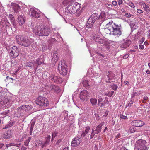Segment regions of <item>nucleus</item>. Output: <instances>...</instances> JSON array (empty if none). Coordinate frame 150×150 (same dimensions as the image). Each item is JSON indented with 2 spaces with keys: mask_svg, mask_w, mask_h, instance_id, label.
I'll use <instances>...</instances> for the list:
<instances>
[{
  "mask_svg": "<svg viewBox=\"0 0 150 150\" xmlns=\"http://www.w3.org/2000/svg\"><path fill=\"white\" fill-rule=\"evenodd\" d=\"M17 96L9 93L6 90L2 91L0 92V105L4 106L5 108H7L10 107L11 105L14 102L17 101L16 99Z\"/></svg>",
  "mask_w": 150,
  "mask_h": 150,
  "instance_id": "1",
  "label": "nucleus"
},
{
  "mask_svg": "<svg viewBox=\"0 0 150 150\" xmlns=\"http://www.w3.org/2000/svg\"><path fill=\"white\" fill-rule=\"evenodd\" d=\"M16 39L17 43L21 46L28 47L31 45L34 49L37 47L36 42L33 39L27 36L18 35L16 36Z\"/></svg>",
  "mask_w": 150,
  "mask_h": 150,
  "instance_id": "2",
  "label": "nucleus"
},
{
  "mask_svg": "<svg viewBox=\"0 0 150 150\" xmlns=\"http://www.w3.org/2000/svg\"><path fill=\"white\" fill-rule=\"evenodd\" d=\"M105 30L107 33L119 37L122 34L121 27L113 22H109L106 25Z\"/></svg>",
  "mask_w": 150,
  "mask_h": 150,
  "instance_id": "3",
  "label": "nucleus"
},
{
  "mask_svg": "<svg viewBox=\"0 0 150 150\" xmlns=\"http://www.w3.org/2000/svg\"><path fill=\"white\" fill-rule=\"evenodd\" d=\"M69 4L65 8L64 13L65 14L68 16H71L79 11L81 7L80 4L74 1L70 2Z\"/></svg>",
  "mask_w": 150,
  "mask_h": 150,
  "instance_id": "4",
  "label": "nucleus"
},
{
  "mask_svg": "<svg viewBox=\"0 0 150 150\" xmlns=\"http://www.w3.org/2000/svg\"><path fill=\"white\" fill-rule=\"evenodd\" d=\"M50 25L49 28L46 26L41 28L39 26H36L34 28L33 31L36 35L40 36H48L50 33L49 30L52 27Z\"/></svg>",
  "mask_w": 150,
  "mask_h": 150,
  "instance_id": "5",
  "label": "nucleus"
},
{
  "mask_svg": "<svg viewBox=\"0 0 150 150\" xmlns=\"http://www.w3.org/2000/svg\"><path fill=\"white\" fill-rule=\"evenodd\" d=\"M135 149L136 150H148L146 142L145 140H137L135 144Z\"/></svg>",
  "mask_w": 150,
  "mask_h": 150,
  "instance_id": "6",
  "label": "nucleus"
},
{
  "mask_svg": "<svg viewBox=\"0 0 150 150\" xmlns=\"http://www.w3.org/2000/svg\"><path fill=\"white\" fill-rule=\"evenodd\" d=\"M58 69L61 74L63 76L67 74L68 72L67 66L65 61L61 60L58 64Z\"/></svg>",
  "mask_w": 150,
  "mask_h": 150,
  "instance_id": "7",
  "label": "nucleus"
},
{
  "mask_svg": "<svg viewBox=\"0 0 150 150\" xmlns=\"http://www.w3.org/2000/svg\"><path fill=\"white\" fill-rule=\"evenodd\" d=\"M31 106L29 105H24L17 108L18 114H14L15 116L20 117V116L22 117L25 112L29 111L31 108Z\"/></svg>",
  "mask_w": 150,
  "mask_h": 150,
  "instance_id": "8",
  "label": "nucleus"
},
{
  "mask_svg": "<svg viewBox=\"0 0 150 150\" xmlns=\"http://www.w3.org/2000/svg\"><path fill=\"white\" fill-rule=\"evenodd\" d=\"M36 104L40 106H47L49 104L47 99L44 97L39 96L36 99Z\"/></svg>",
  "mask_w": 150,
  "mask_h": 150,
  "instance_id": "9",
  "label": "nucleus"
},
{
  "mask_svg": "<svg viewBox=\"0 0 150 150\" xmlns=\"http://www.w3.org/2000/svg\"><path fill=\"white\" fill-rule=\"evenodd\" d=\"M10 54L11 57L16 58L18 56L19 54V50L16 46H14L10 48L9 49Z\"/></svg>",
  "mask_w": 150,
  "mask_h": 150,
  "instance_id": "10",
  "label": "nucleus"
},
{
  "mask_svg": "<svg viewBox=\"0 0 150 150\" xmlns=\"http://www.w3.org/2000/svg\"><path fill=\"white\" fill-rule=\"evenodd\" d=\"M50 81L54 82L57 83H61L63 81V79L57 75L51 74L49 77Z\"/></svg>",
  "mask_w": 150,
  "mask_h": 150,
  "instance_id": "11",
  "label": "nucleus"
},
{
  "mask_svg": "<svg viewBox=\"0 0 150 150\" xmlns=\"http://www.w3.org/2000/svg\"><path fill=\"white\" fill-rule=\"evenodd\" d=\"M30 13V16L32 17H35L36 18H39L40 16V13L38 9L35 8H32L29 11Z\"/></svg>",
  "mask_w": 150,
  "mask_h": 150,
  "instance_id": "12",
  "label": "nucleus"
},
{
  "mask_svg": "<svg viewBox=\"0 0 150 150\" xmlns=\"http://www.w3.org/2000/svg\"><path fill=\"white\" fill-rule=\"evenodd\" d=\"M103 125V123H101L97 126L95 130L93 129L90 135V139L93 138L95 134H98L100 132L102 129V127Z\"/></svg>",
  "mask_w": 150,
  "mask_h": 150,
  "instance_id": "13",
  "label": "nucleus"
},
{
  "mask_svg": "<svg viewBox=\"0 0 150 150\" xmlns=\"http://www.w3.org/2000/svg\"><path fill=\"white\" fill-rule=\"evenodd\" d=\"M89 93L86 90H83L81 92L80 94V98L82 100H87L89 97Z\"/></svg>",
  "mask_w": 150,
  "mask_h": 150,
  "instance_id": "14",
  "label": "nucleus"
},
{
  "mask_svg": "<svg viewBox=\"0 0 150 150\" xmlns=\"http://www.w3.org/2000/svg\"><path fill=\"white\" fill-rule=\"evenodd\" d=\"M0 25L1 28L11 29V25L7 20L1 19L0 22Z\"/></svg>",
  "mask_w": 150,
  "mask_h": 150,
  "instance_id": "15",
  "label": "nucleus"
},
{
  "mask_svg": "<svg viewBox=\"0 0 150 150\" xmlns=\"http://www.w3.org/2000/svg\"><path fill=\"white\" fill-rule=\"evenodd\" d=\"M44 59L43 56H41L40 58L38 59L33 63V66L34 67V69L36 71L38 68V65L41 64L43 62Z\"/></svg>",
  "mask_w": 150,
  "mask_h": 150,
  "instance_id": "16",
  "label": "nucleus"
},
{
  "mask_svg": "<svg viewBox=\"0 0 150 150\" xmlns=\"http://www.w3.org/2000/svg\"><path fill=\"white\" fill-rule=\"evenodd\" d=\"M59 59L57 52L56 51H54L51 53V62L52 64H55Z\"/></svg>",
  "mask_w": 150,
  "mask_h": 150,
  "instance_id": "17",
  "label": "nucleus"
},
{
  "mask_svg": "<svg viewBox=\"0 0 150 150\" xmlns=\"http://www.w3.org/2000/svg\"><path fill=\"white\" fill-rule=\"evenodd\" d=\"M97 55L99 57L101 60L103 62V63L104 64L110 60L109 57L106 54L103 55L99 53H97Z\"/></svg>",
  "mask_w": 150,
  "mask_h": 150,
  "instance_id": "18",
  "label": "nucleus"
},
{
  "mask_svg": "<svg viewBox=\"0 0 150 150\" xmlns=\"http://www.w3.org/2000/svg\"><path fill=\"white\" fill-rule=\"evenodd\" d=\"M131 41L129 40H126L122 41L120 44V47L122 48L125 49L129 47L131 44Z\"/></svg>",
  "mask_w": 150,
  "mask_h": 150,
  "instance_id": "19",
  "label": "nucleus"
},
{
  "mask_svg": "<svg viewBox=\"0 0 150 150\" xmlns=\"http://www.w3.org/2000/svg\"><path fill=\"white\" fill-rule=\"evenodd\" d=\"M132 125L137 127H140L144 125V122L141 120H134L131 123Z\"/></svg>",
  "mask_w": 150,
  "mask_h": 150,
  "instance_id": "20",
  "label": "nucleus"
},
{
  "mask_svg": "<svg viewBox=\"0 0 150 150\" xmlns=\"http://www.w3.org/2000/svg\"><path fill=\"white\" fill-rule=\"evenodd\" d=\"M81 141V139L78 137H75L71 142V146L73 147H76L79 144Z\"/></svg>",
  "mask_w": 150,
  "mask_h": 150,
  "instance_id": "21",
  "label": "nucleus"
},
{
  "mask_svg": "<svg viewBox=\"0 0 150 150\" xmlns=\"http://www.w3.org/2000/svg\"><path fill=\"white\" fill-rule=\"evenodd\" d=\"M92 38L93 40L98 43L102 44L103 42V40L98 36L96 34H95L93 35L92 36Z\"/></svg>",
  "mask_w": 150,
  "mask_h": 150,
  "instance_id": "22",
  "label": "nucleus"
},
{
  "mask_svg": "<svg viewBox=\"0 0 150 150\" xmlns=\"http://www.w3.org/2000/svg\"><path fill=\"white\" fill-rule=\"evenodd\" d=\"M50 88L52 91L57 93H59L60 91L59 87L56 85H51L50 86Z\"/></svg>",
  "mask_w": 150,
  "mask_h": 150,
  "instance_id": "23",
  "label": "nucleus"
},
{
  "mask_svg": "<svg viewBox=\"0 0 150 150\" xmlns=\"http://www.w3.org/2000/svg\"><path fill=\"white\" fill-rule=\"evenodd\" d=\"M12 137V134L11 131L10 130H8L6 132L3 136V138L6 139H8L11 138Z\"/></svg>",
  "mask_w": 150,
  "mask_h": 150,
  "instance_id": "24",
  "label": "nucleus"
},
{
  "mask_svg": "<svg viewBox=\"0 0 150 150\" xmlns=\"http://www.w3.org/2000/svg\"><path fill=\"white\" fill-rule=\"evenodd\" d=\"M11 6L15 12L18 13L20 10L21 8L18 4L16 3H12Z\"/></svg>",
  "mask_w": 150,
  "mask_h": 150,
  "instance_id": "25",
  "label": "nucleus"
},
{
  "mask_svg": "<svg viewBox=\"0 0 150 150\" xmlns=\"http://www.w3.org/2000/svg\"><path fill=\"white\" fill-rule=\"evenodd\" d=\"M18 22L19 24V25L21 26H22L24 23L25 20L23 16L20 15L18 17Z\"/></svg>",
  "mask_w": 150,
  "mask_h": 150,
  "instance_id": "26",
  "label": "nucleus"
},
{
  "mask_svg": "<svg viewBox=\"0 0 150 150\" xmlns=\"http://www.w3.org/2000/svg\"><path fill=\"white\" fill-rule=\"evenodd\" d=\"M95 21L93 20L91 18H89L86 24V26L87 28H91L93 27Z\"/></svg>",
  "mask_w": 150,
  "mask_h": 150,
  "instance_id": "27",
  "label": "nucleus"
},
{
  "mask_svg": "<svg viewBox=\"0 0 150 150\" xmlns=\"http://www.w3.org/2000/svg\"><path fill=\"white\" fill-rule=\"evenodd\" d=\"M8 18L10 20V22L12 25L14 27L16 26V23L13 15L11 14H10L8 15Z\"/></svg>",
  "mask_w": 150,
  "mask_h": 150,
  "instance_id": "28",
  "label": "nucleus"
},
{
  "mask_svg": "<svg viewBox=\"0 0 150 150\" xmlns=\"http://www.w3.org/2000/svg\"><path fill=\"white\" fill-rule=\"evenodd\" d=\"M15 123V121H11L9 122L3 128V129H5L13 126L14 124Z\"/></svg>",
  "mask_w": 150,
  "mask_h": 150,
  "instance_id": "29",
  "label": "nucleus"
},
{
  "mask_svg": "<svg viewBox=\"0 0 150 150\" xmlns=\"http://www.w3.org/2000/svg\"><path fill=\"white\" fill-rule=\"evenodd\" d=\"M142 5L143 6L144 10L147 12L150 11V9L148 5L144 2H142Z\"/></svg>",
  "mask_w": 150,
  "mask_h": 150,
  "instance_id": "30",
  "label": "nucleus"
},
{
  "mask_svg": "<svg viewBox=\"0 0 150 150\" xmlns=\"http://www.w3.org/2000/svg\"><path fill=\"white\" fill-rule=\"evenodd\" d=\"M90 101L91 104L93 107H95L96 106L97 102V100L96 99L93 98H91L90 99Z\"/></svg>",
  "mask_w": 150,
  "mask_h": 150,
  "instance_id": "31",
  "label": "nucleus"
},
{
  "mask_svg": "<svg viewBox=\"0 0 150 150\" xmlns=\"http://www.w3.org/2000/svg\"><path fill=\"white\" fill-rule=\"evenodd\" d=\"M90 129V127H89L87 126L86 127V129L85 131H83L82 132L81 134V136L84 137L88 133V132Z\"/></svg>",
  "mask_w": 150,
  "mask_h": 150,
  "instance_id": "32",
  "label": "nucleus"
},
{
  "mask_svg": "<svg viewBox=\"0 0 150 150\" xmlns=\"http://www.w3.org/2000/svg\"><path fill=\"white\" fill-rule=\"evenodd\" d=\"M98 15L97 13H95L93 14L90 18L95 21L98 18Z\"/></svg>",
  "mask_w": 150,
  "mask_h": 150,
  "instance_id": "33",
  "label": "nucleus"
},
{
  "mask_svg": "<svg viewBox=\"0 0 150 150\" xmlns=\"http://www.w3.org/2000/svg\"><path fill=\"white\" fill-rule=\"evenodd\" d=\"M52 135L51 141H52L57 135L58 132L57 131H55L54 132H52Z\"/></svg>",
  "mask_w": 150,
  "mask_h": 150,
  "instance_id": "34",
  "label": "nucleus"
},
{
  "mask_svg": "<svg viewBox=\"0 0 150 150\" xmlns=\"http://www.w3.org/2000/svg\"><path fill=\"white\" fill-rule=\"evenodd\" d=\"M103 99L101 98H100L98 100V105L100 107H101L104 105V103H102Z\"/></svg>",
  "mask_w": 150,
  "mask_h": 150,
  "instance_id": "35",
  "label": "nucleus"
},
{
  "mask_svg": "<svg viewBox=\"0 0 150 150\" xmlns=\"http://www.w3.org/2000/svg\"><path fill=\"white\" fill-rule=\"evenodd\" d=\"M101 23H99L97 28H96V30H94L95 32H96V33L97 34H99L100 32V28L101 26Z\"/></svg>",
  "mask_w": 150,
  "mask_h": 150,
  "instance_id": "36",
  "label": "nucleus"
},
{
  "mask_svg": "<svg viewBox=\"0 0 150 150\" xmlns=\"http://www.w3.org/2000/svg\"><path fill=\"white\" fill-rule=\"evenodd\" d=\"M105 79L106 82L109 83L110 82V80L111 79V78H110V77L109 76V75H108V73L105 76Z\"/></svg>",
  "mask_w": 150,
  "mask_h": 150,
  "instance_id": "37",
  "label": "nucleus"
},
{
  "mask_svg": "<svg viewBox=\"0 0 150 150\" xmlns=\"http://www.w3.org/2000/svg\"><path fill=\"white\" fill-rule=\"evenodd\" d=\"M51 139V136L48 135L45 138V141L49 144Z\"/></svg>",
  "mask_w": 150,
  "mask_h": 150,
  "instance_id": "38",
  "label": "nucleus"
},
{
  "mask_svg": "<svg viewBox=\"0 0 150 150\" xmlns=\"http://www.w3.org/2000/svg\"><path fill=\"white\" fill-rule=\"evenodd\" d=\"M140 92H133L131 94V98H134L136 95H139L140 94Z\"/></svg>",
  "mask_w": 150,
  "mask_h": 150,
  "instance_id": "39",
  "label": "nucleus"
},
{
  "mask_svg": "<svg viewBox=\"0 0 150 150\" xmlns=\"http://www.w3.org/2000/svg\"><path fill=\"white\" fill-rule=\"evenodd\" d=\"M68 112L67 111H64L63 112L62 114L64 115V120L66 119L68 117Z\"/></svg>",
  "mask_w": 150,
  "mask_h": 150,
  "instance_id": "40",
  "label": "nucleus"
},
{
  "mask_svg": "<svg viewBox=\"0 0 150 150\" xmlns=\"http://www.w3.org/2000/svg\"><path fill=\"white\" fill-rule=\"evenodd\" d=\"M105 15L104 13H101L99 17V18L101 20V21H104L105 18Z\"/></svg>",
  "mask_w": 150,
  "mask_h": 150,
  "instance_id": "41",
  "label": "nucleus"
},
{
  "mask_svg": "<svg viewBox=\"0 0 150 150\" xmlns=\"http://www.w3.org/2000/svg\"><path fill=\"white\" fill-rule=\"evenodd\" d=\"M49 144L47 142H46L45 141L44 142L42 143L41 144V148H44V147H46Z\"/></svg>",
  "mask_w": 150,
  "mask_h": 150,
  "instance_id": "42",
  "label": "nucleus"
},
{
  "mask_svg": "<svg viewBox=\"0 0 150 150\" xmlns=\"http://www.w3.org/2000/svg\"><path fill=\"white\" fill-rule=\"evenodd\" d=\"M71 2V1H69L68 0H65L63 2L62 4L64 6H66L67 5H68V6L69 5V3Z\"/></svg>",
  "mask_w": 150,
  "mask_h": 150,
  "instance_id": "43",
  "label": "nucleus"
},
{
  "mask_svg": "<svg viewBox=\"0 0 150 150\" xmlns=\"http://www.w3.org/2000/svg\"><path fill=\"white\" fill-rule=\"evenodd\" d=\"M83 84L84 87H87L88 86V81L87 80L84 81L83 82Z\"/></svg>",
  "mask_w": 150,
  "mask_h": 150,
  "instance_id": "44",
  "label": "nucleus"
},
{
  "mask_svg": "<svg viewBox=\"0 0 150 150\" xmlns=\"http://www.w3.org/2000/svg\"><path fill=\"white\" fill-rule=\"evenodd\" d=\"M114 93V91H111L108 92V93H106L105 94L106 96H108L109 97H111L112 96V95Z\"/></svg>",
  "mask_w": 150,
  "mask_h": 150,
  "instance_id": "45",
  "label": "nucleus"
},
{
  "mask_svg": "<svg viewBox=\"0 0 150 150\" xmlns=\"http://www.w3.org/2000/svg\"><path fill=\"white\" fill-rule=\"evenodd\" d=\"M133 101L132 100H131L130 101H129V103H127V104L126 105V108H127L128 107H131L133 104Z\"/></svg>",
  "mask_w": 150,
  "mask_h": 150,
  "instance_id": "46",
  "label": "nucleus"
},
{
  "mask_svg": "<svg viewBox=\"0 0 150 150\" xmlns=\"http://www.w3.org/2000/svg\"><path fill=\"white\" fill-rule=\"evenodd\" d=\"M25 65L26 66L32 67L33 65V64L31 62H27L26 63Z\"/></svg>",
  "mask_w": 150,
  "mask_h": 150,
  "instance_id": "47",
  "label": "nucleus"
},
{
  "mask_svg": "<svg viewBox=\"0 0 150 150\" xmlns=\"http://www.w3.org/2000/svg\"><path fill=\"white\" fill-rule=\"evenodd\" d=\"M56 41L55 38H52L49 40L48 41V43L53 44Z\"/></svg>",
  "mask_w": 150,
  "mask_h": 150,
  "instance_id": "48",
  "label": "nucleus"
},
{
  "mask_svg": "<svg viewBox=\"0 0 150 150\" xmlns=\"http://www.w3.org/2000/svg\"><path fill=\"white\" fill-rule=\"evenodd\" d=\"M105 6L110 9H111L112 7V6L111 4H105Z\"/></svg>",
  "mask_w": 150,
  "mask_h": 150,
  "instance_id": "49",
  "label": "nucleus"
},
{
  "mask_svg": "<svg viewBox=\"0 0 150 150\" xmlns=\"http://www.w3.org/2000/svg\"><path fill=\"white\" fill-rule=\"evenodd\" d=\"M127 4L129 5L131 8H134L135 6L133 3L131 1H129L128 3H127Z\"/></svg>",
  "mask_w": 150,
  "mask_h": 150,
  "instance_id": "50",
  "label": "nucleus"
},
{
  "mask_svg": "<svg viewBox=\"0 0 150 150\" xmlns=\"http://www.w3.org/2000/svg\"><path fill=\"white\" fill-rule=\"evenodd\" d=\"M108 74V75H109V76L110 77V78H111V79L112 78L115 76V74H113V73L111 71H109Z\"/></svg>",
  "mask_w": 150,
  "mask_h": 150,
  "instance_id": "51",
  "label": "nucleus"
},
{
  "mask_svg": "<svg viewBox=\"0 0 150 150\" xmlns=\"http://www.w3.org/2000/svg\"><path fill=\"white\" fill-rule=\"evenodd\" d=\"M111 87L113 90H114L115 91L117 90L118 87V86L117 85L113 84L111 85Z\"/></svg>",
  "mask_w": 150,
  "mask_h": 150,
  "instance_id": "52",
  "label": "nucleus"
},
{
  "mask_svg": "<svg viewBox=\"0 0 150 150\" xmlns=\"http://www.w3.org/2000/svg\"><path fill=\"white\" fill-rule=\"evenodd\" d=\"M101 74L100 73H97L95 72L94 74V76L96 77V78L98 77H99L100 76Z\"/></svg>",
  "mask_w": 150,
  "mask_h": 150,
  "instance_id": "53",
  "label": "nucleus"
},
{
  "mask_svg": "<svg viewBox=\"0 0 150 150\" xmlns=\"http://www.w3.org/2000/svg\"><path fill=\"white\" fill-rule=\"evenodd\" d=\"M14 145V143H9L8 144H6V147L8 148L10 146H13Z\"/></svg>",
  "mask_w": 150,
  "mask_h": 150,
  "instance_id": "54",
  "label": "nucleus"
},
{
  "mask_svg": "<svg viewBox=\"0 0 150 150\" xmlns=\"http://www.w3.org/2000/svg\"><path fill=\"white\" fill-rule=\"evenodd\" d=\"M149 99L148 97L147 96H144L143 97V103H144L145 102L147 101Z\"/></svg>",
  "mask_w": 150,
  "mask_h": 150,
  "instance_id": "55",
  "label": "nucleus"
},
{
  "mask_svg": "<svg viewBox=\"0 0 150 150\" xmlns=\"http://www.w3.org/2000/svg\"><path fill=\"white\" fill-rule=\"evenodd\" d=\"M120 118L123 119H127V116L124 115H121L120 116Z\"/></svg>",
  "mask_w": 150,
  "mask_h": 150,
  "instance_id": "56",
  "label": "nucleus"
},
{
  "mask_svg": "<svg viewBox=\"0 0 150 150\" xmlns=\"http://www.w3.org/2000/svg\"><path fill=\"white\" fill-rule=\"evenodd\" d=\"M9 110H5V111L3 112L2 113V114L4 115H6L8 114L9 112Z\"/></svg>",
  "mask_w": 150,
  "mask_h": 150,
  "instance_id": "57",
  "label": "nucleus"
},
{
  "mask_svg": "<svg viewBox=\"0 0 150 150\" xmlns=\"http://www.w3.org/2000/svg\"><path fill=\"white\" fill-rule=\"evenodd\" d=\"M145 40V38L144 37L142 38L139 41L140 44H142Z\"/></svg>",
  "mask_w": 150,
  "mask_h": 150,
  "instance_id": "58",
  "label": "nucleus"
},
{
  "mask_svg": "<svg viewBox=\"0 0 150 150\" xmlns=\"http://www.w3.org/2000/svg\"><path fill=\"white\" fill-rule=\"evenodd\" d=\"M76 94V92H75L72 95V99L74 101L75 100V94Z\"/></svg>",
  "mask_w": 150,
  "mask_h": 150,
  "instance_id": "59",
  "label": "nucleus"
},
{
  "mask_svg": "<svg viewBox=\"0 0 150 150\" xmlns=\"http://www.w3.org/2000/svg\"><path fill=\"white\" fill-rule=\"evenodd\" d=\"M137 12L139 14H141L143 13V11L139 9H137Z\"/></svg>",
  "mask_w": 150,
  "mask_h": 150,
  "instance_id": "60",
  "label": "nucleus"
},
{
  "mask_svg": "<svg viewBox=\"0 0 150 150\" xmlns=\"http://www.w3.org/2000/svg\"><path fill=\"white\" fill-rule=\"evenodd\" d=\"M139 48L140 49L143 50L144 48V46L140 44L139 46Z\"/></svg>",
  "mask_w": 150,
  "mask_h": 150,
  "instance_id": "61",
  "label": "nucleus"
},
{
  "mask_svg": "<svg viewBox=\"0 0 150 150\" xmlns=\"http://www.w3.org/2000/svg\"><path fill=\"white\" fill-rule=\"evenodd\" d=\"M129 56V55L128 54H126L124 55L123 56V58L124 59H126Z\"/></svg>",
  "mask_w": 150,
  "mask_h": 150,
  "instance_id": "62",
  "label": "nucleus"
},
{
  "mask_svg": "<svg viewBox=\"0 0 150 150\" xmlns=\"http://www.w3.org/2000/svg\"><path fill=\"white\" fill-rule=\"evenodd\" d=\"M117 2L115 1H112V4L114 6H115L117 4Z\"/></svg>",
  "mask_w": 150,
  "mask_h": 150,
  "instance_id": "63",
  "label": "nucleus"
},
{
  "mask_svg": "<svg viewBox=\"0 0 150 150\" xmlns=\"http://www.w3.org/2000/svg\"><path fill=\"white\" fill-rule=\"evenodd\" d=\"M120 137V133H118L116 136L115 138L116 139H117L118 138H119Z\"/></svg>",
  "mask_w": 150,
  "mask_h": 150,
  "instance_id": "64",
  "label": "nucleus"
}]
</instances>
